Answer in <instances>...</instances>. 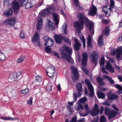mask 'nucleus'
<instances>
[{"label":"nucleus","mask_w":122,"mask_h":122,"mask_svg":"<svg viewBox=\"0 0 122 122\" xmlns=\"http://www.w3.org/2000/svg\"><path fill=\"white\" fill-rule=\"evenodd\" d=\"M68 108L69 109V111L70 112V114L71 115L74 112V109L73 107L68 105Z\"/></svg>","instance_id":"nucleus-46"},{"label":"nucleus","mask_w":122,"mask_h":122,"mask_svg":"<svg viewBox=\"0 0 122 122\" xmlns=\"http://www.w3.org/2000/svg\"><path fill=\"white\" fill-rule=\"evenodd\" d=\"M112 107L116 111H119V110L118 108H117L116 106H115L114 105H113L112 106Z\"/></svg>","instance_id":"nucleus-63"},{"label":"nucleus","mask_w":122,"mask_h":122,"mask_svg":"<svg viewBox=\"0 0 122 122\" xmlns=\"http://www.w3.org/2000/svg\"><path fill=\"white\" fill-rule=\"evenodd\" d=\"M0 118L2 119L5 120H13L14 119V118L10 117H3L1 116Z\"/></svg>","instance_id":"nucleus-40"},{"label":"nucleus","mask_w":122,"mask_h":122,"mask_svg":"<svg viewBox=\"0 0 122 122\" xmlns=\"http://www.w3.org/2000/svg\"><path fill=\"white\" fill-rule=\"evenodd\" d=\"M85 82L87 86L89 89V95L90 97H92L94 94L93 87L89 81L87 79L85 80Z\"/></svg>","instance_id":"nucleus-9"},{"label":"nucleus","mask_w":122,"mask_h":122,"mask_svg":"<svg viewBox=\"0 0 122 122\" xmlns=\"http://www.w3.org/2000/svg\"><path fill=\"white\" fill-rule=\"evenodd\" d=\"M74 3L76 6V8L78 10H82L83 9L82 7H81L79 4L78 0H74Z\"/></svg>","instance_id":"nucleus-28"},{"label":"nucleus","mask_w":122,"mask_h":122,"mask_svg":"<svg viewBox=\"0 0 122 122\" xmlns=\"http://www.w3.org/2000/svg\"><path fill=\"white\" fill-rule=\"evenodd\" d=\"M21 92L22 94L25 95H27L29 93V90L27 89H25L21 90Z\"/></svg>","instance_id":"nucleus-42"},{"label":"nucleus","mask_w":122,"mask_h":122,"mask_svg":"<svg viewBox=\"0 0 122 122\" xmlns=\"http://www.w3.org/2000/svg\"><path fill=\"white\" fill-rule=\"evenodd\" d=\"M36 82H40L41 81V78L39 76H37L36 77Z\"/></svg>","instance_id":"nucleus-51"},{"label":"nucleus","mask_w":122,"mask_h":122,"mask_svg":"<svg viewBox=\"0 0 122 122\" xmlns=\"http://www.w3.org/2000/svg\"><path fill=\"white\" fill-rule=\"evenodd\" d=\"M74 41L75 43L74 44V49L76 51L78 50L81 45L80 42L79 40L76 38H74Z\"/></svg>","instance_id":"nucleus-20"},{"label":"nucleus","mask_w":122,"mask_h":122,"mask_svg":"<svg viewBox=\"0 0 122 122\" xmlns=\"http://www.w3.org/2000/svg\"><path fill=\"white\" fill-rule=\"evenodd\" d=\"M74 107L75 110L77 111L81 112L84 109L81 104L79 102L77 103L76 105H75Z\"/></svg>","instance_id":"nucleus-22"},{"label":"nucleus","mask_w":122,"mask_h":122,"mask_svg":"<svg viewBox=\"0 0 122 122\" xmlns=\"http://www.w3.org/2000/svg\"><path fill=\"white\" fill-rule=\"evenodd\" d=\"M55 71V67L53 66H51L47 67L46 70L47 76L50 77H51L53 76Z\"/></svg>","instance_id":"nucleus-13"},{"label":"nucleus","mask_w":122,"mask_h":122,"mask_svg":"<svg viewBox=\"0 0 122 122\" xmlns=\"http://www.w3.org/2000/svg\"><path fill=\"white\" fill-rule=\"evenodd\" d=\"M43 3V0H42L40 3H38L36 6V8H37L38 7L40 6Z\"/></svg>","instance_id":"nucleus-53"},{"label":"nucleus","mask_w":122,"mask_h":122,"mask_svg":"<svg viewBox=\"0 0 122 122\" xmlns=\"http://www.w3.org/2000/svg\"><path fill=\"white\" fill-rule=\"evenodd\" d=\"M92 36H91L90 35H89L88 36V37L87 38V45L88 46L91 47L92 46Z\"/></svg>","instance_id":"nucleus-33"},{"label":"nucleus","mask_w":122,"mask_h":122,"mask_svg":"<svg viewBox=\"0 0 122 122\" xmlns=\"http://www.w3.org/2000/svg\"><path fill=\"white\" fill-rule=\"evenodd\" d=\"M60 50L61 53V58L66 59L69 63H72L73 61L71 56L72 49L67 46H65L63 47V49L61 50L60 49Z\"/></svg>","instance_id":"nucleus-2"},{"label":"nucleus","mask_w":122,"mask_h":122,"mask_svg":"<svg viewBox=\"0 0 122 122\" xmlns=\"http://www.w3.org/2000/svg\"><path fill=\"white\" fill-rule=\"evenodd\" d=\"M25 2H26V3L25 4V6L26 9H28L30 8H31L33 6V4H31L29 0H26L24 2L23 4L22 5H20L19 3V1H18L19 4L16 1H15L12 2V7L15 13L17 14L18 13V10L20 7L19 4L21 6L24 4H25Z\"/></svg>","instance_id":"nucleus-3"},{"label":"nucleus","mask_w":122,"mask_h":122,"mask_svg":"<svg viewBox=\"0 0 122 122\" xmlns=\"http://www.w3.org/2000/svg\"><path fill=\"white\" fill-rule=\"evenodd\" d=\"M82 59L81 61L82 69L86 74H88L89 72L85 66L87 64L88 60V55L87 53L83 52L82 55Z\"/></svg>","instance_id":"nucleus-4"},{"label":"nucleus","mask_w":122,"mask_h":122,"mask_svg":"<svg viewBox=\"0 0 122 122\" xmlns=\"http://www.w3.org/2000/svg\"><path fill=\"white\" fill-rule=\"evenodd\" d=\"M106 68L110 72H114V69L112 67L111 64L109 62H108L107 63Z\"/></svg>","instance_id":"nucleus-24"},{"label":"nucleus","mask_w":122,"mask_h":122,"mask_svg":"<svg viewBox=\"0 0 122 122\" xmlns=\"http://www.w3.org/2000/svg\"><path fill=\"white\" fill-rule=\"evenodd\" d=\"M77 121L76 117V116H75L72 119L70 122H76Z\"/></svg>","instance_id":"nucleus-54"},{"label":"nucleus","mask_w":122,"mask_h":122,"mask_svg":"<svg viewBox=\"0 0 122 122\" xmlns=\"http://www.w3.org/2000/svg\"><path fill=\"white\" fill-rule=\"evenodd\" d=\"M38 23L36 27L37 32H39L41 29V26L42 24V18L39 17L37 19Z\"/></svg>","instance_id":"nucleus-18"},{"label":"nucleus","mask_w":122,"mask_h":122,"mask_svg":"<svg viewBox=\"0 0 122 122\" xmlns=\"http://www.w3.org/2000/svg\"><path fill=\"white\" fill-rule=\"evenodd\" d=\"M100 122H107V120L104 116H102L101 117Z\"/></svg>","instance_id":"nucleus-52"},{"label":"nucleus","mask_w":122,"mask_h":122,"mask_svg":"<svg viewBox=\"0 0 122 122\" xmlns=\"http://www.w3.org/2000/svg\"><path fill=\"white\" fill-rule=\"evenodd\" d=\"M97 96L99 98L103 99L104 98L105 95L102 92H98Z\"/></svg>","instance_id":"nucleus-31"},{"label":"nucleus","mask_w":122,"mask_h":122,"mask_svg":"<svg viewBox=\"0 0 122 122\" xmlns=\"http://www.w3.org/2000/svg\"><path fill=\"white\" fill-rule=\"evenodd\" d=\"M16 19L15 18L8 19L5 20L3 23L5 25H7L9 24L10 26H13L15 23Z\"/></svg>","instance_id":"nucleus-15"},{"label":"nucleus","mask_w":122,"mask_h":122,"mask_svg":"<svg viewBox=\"0 0 122 122\" xmlns=\"http://www.w3.org/2000/svg\"><path fill=\"white\" fill-rule=\"evenodd\" d=\"M33 98L32 97H30V99L28 100L27 102V103L28 104H29L30 105H31L32 104V100Z\"/></svg>","instance_id":"nucleus-50"},{"label":"nucleus","mask_w":122,"mask_h":122,"mask_svg":"<svg viewBox=\"0 0 122 122\" xmlns=\"http://www.w3.org/2000/svg\"><path fill=\"white\" fill-rule=\"evenodd\" d=\"M108 98L112 100H113L117 98L118 96L114 94H111L109 93L108 95Z\"/></svg>","instance_id":"nucleus-27"},{"label":"nucleus","mask_w":122,"mask_h":122,"mask_svg":"<svg viewBox=\"0 0 122 122\" xmlns=\"http://www.w3.org/2000/svg\"><path fill=\"white\" fill-rule=\"evenodd\" d=\"M89 10V12L88 13V15H89L93 16L96 14L97 9V8L92 4L90 6Z\"/></svg>","instance_id":"nucleus-17"},{"label":"nucleus","mask_w":122,"mask_h":122,"mask_svg":"<svg viewBox=\"0 0 122 122\" xmlns=\"http://www.w3.org/2000/svg\"><path fill=\"white\" fill-rule=\"evenodd\" d=\"M80 39L81 40V41L82 42L84 48H85V39L84 38V37L83 35L82 36V37H80Z\"/></svg>","instance_id":"nucleus-45"},{"label":"nucleus","mask_w":122,"mask_h":122,"mask_svg":"<svg viewBox=\"0 0 122 122\" xmlns=\"http://www.w3.org/2000/svg\"><path fill=\"white\" fill-rule=\"evenodd\" d=\"M25 59V57L23 56H21L17 60V62L18 63L21 62Z\"/></svg>","instance_id":"nucleus-41"},{"label":"nucleus","mask_w":122,"mask_h":122,"mask_svg":"<svg viewBox=\"0 0 122 122\" xmlns=\"http://www.w3.org/2000/svg\"><path fill=\"white\" fill-rule=\"evenodd\" d=\"M73 98L74 100L73 101L75 102L77 100V96L76 93L73 94Z\"/></svg>","instance_id":"nucleus-55"},{"label":"nucleus","mask_w":122,"mask_h":122,"mask_svg":"<svg viewBox=\"0 0 122 122\" xmlns=\"http://www.w3.org/2000/svg\"><path fill=\"white\" fill-rule=\"evenodd\" d=\"M51 53L52 55H54V56L58 58H60L59 54L57 52L55 51H51Z\"/></svg>","instance_id":"nucleus-47"},{"label":"nucleus","mask_w":122,"mask_h":122,"mask_svg":"<svg viewBox=\"0 0 122 122\" xmlns=\"http://www.w3.org/2000/svg\"><path fill=\"white\" fill-rule=\"evenodd\" d=\"M21 74V72L20 71H17L15 73L16 77H14L15 81H18L21 79L22 77Z\"/></svg>","instance_id":"nucleus-25"},{"label":"nucleus","mask_w":122,"mask_h":122,"mask_svg":"<svg viewBox=\"0 0 122 122\" xmlns=\"http://www.w3.org/2000/svg\"><path fill=\"white\" fill-rule=\"evenodd\" d=\"M103 76L105 79H107V81L110 82L111 84H113L114 83V81L110 77L105 75H104Z\"/></svg>","instance_id":"nucleus-30"},{"label":"nucleus","mask_w":122,"mask_h":122,"mask_svg":"<svg viewBox=\"0 0 122 122\" xmlns=\"http://www.w3.org/2000/svg\"><path fill=\"white\" fill-rule=\"evenodd\" d=\"M52 15L55 24L58 25L59 24V19L58 15L56 13L53 12L52 13Z\"/></svg>","instance_id":"nucleus-23"},{"label":"nucleus","mask_w":122,"mask_h":122,"mask_svg":"<svg viewBox=\"0 0 122 122\" xmlns=\"http://www.w3.org/2000/svg\"><path fill=\"white\" fill-rule=\"evenodd\" d=\"M12 13V11L11 9H10L9 10L4 13V15L7 17H9L11 16Z\"/></svg>","instance_id":"nucleus-34"},{"label":"nucleus","mask_w":122,"mask_h":122,"mask_svg":"<svg viewBox=\"0 0 122 122\" xmlns=\"http://www.w3.org/2000/svg\"><path fill=\"white\" fill-rule=\"evenodd\" d=\"M115 87L118 89H122V88L118 84H115L114 85Z\"/></svg>","instance_id":"nucleus-57"},{"label":"nucleus","mask_w":122,"mask_h":122,"mask_svg":"<svg viewBox=\"0 0 122 122\" xmlns=\"http://www.w3.org/2000/svg\"><path fill=\"white\" fill-rule=\"evenodd\" d=\"M52 86V84L51 83H49L47 84L46 87V90L49 92L51 90Z\"/></svg>","instance_id":"nucleus-37"},{"label":"nucleus","mask_w":122,"mask_h":122,"mask_svg":"<svg viewBox=\"0 0 122 122\" xmlns=\"http://www.w3.org/2000/svg\"><path fill=\"white\" fill-rule=\"evenodd\" d=\"M9 77H10V78H11L12 79H14V77H16V76H15V74H13L10 75L9 76Z\"/></svg>","instance_id":"nucleus-58"},{"label":"nucleus","mask_w":122,"mask_h":122,"mask_svg":"<svg viewBox=\"0 0 122 122\" xmlns=\"http://www.w3.org/2000/svg\"><path fill=\"white\" fill-rule=\"evenodd\" d=\"M102 11L107 16H110L112 12V10L111 6L109 5H106L104 6L102 8Z\"/></svg>","instance_id":"nucleus-11"},{"label":"nucleus","mask_w":122,"mask_h":122,"mask_svg":"<svg viewBox=\"0 0 122 122\" xmlns=\"http://www.w3.org/2000/svg\"><path fill=\"white\" fill-rule=\"evenodd\" d=\"M102 71L104 73H105L106 74H108V73L106 71H105V69L104 67H102Z\"/></svg>","instance_id":"nucleus-61"},{"label":"nucleus","mask_w":122,"mask_h":122,"mask_svg":"<svg viewBox=\"0 0 122 122\" xmlns=\"http://www.w3.org/2000/svg\"><path fill=\"white\" fill-rule=\"evenodd\" d=\"M48 26L49 29L50 30H53L55 29V26L53 25L50 21H49L48 22Z\"/></svg>","instance_id":"nucleus-35"},{"label":"nucleus","mask_w":122,"mask_h":122,"mask_svg":"<svg viewBox=\"0 0 122 122\" xmlns=\"http://www.w3.org/2000/svg\"><path fill=\"white\" fill-rule=\"evenodd\" d=\"M55 10V8L53 6H50L47 9L41 11L40 12V15L43 17L47 16L53 12Z\"/></svg>","instance_id":"nucleus-7"},{"label":"nucleus","mask_w":122,"mask_h":122,"mask_svg":"<svg viewBox=\"0 0 122 122\" xmlns=\"http://www.w3.org/2000/svg\"><path fill=\"white\" fill-rule=\"evenodd\" d=\"M104 113L108 117V118L110 119L115 116L117 114V112L113 110H110L107 107H106L104 110Z\"/></svg>","instance_id":"nucleus-8"},{"label":"nucleus","mask_w":122,"mask_h":122,"mask_svg":"<svg viewBox=\"0 0 122 122\" xmlns=\"http://www.w3.org/2000/svg\"><path fill=\"white\" fill-rule=\"evenodd\" d=\"M102 21L104 23L106 24H107L108 23V21L106 20H103Z\"/></svg>","instance_id":"nucleus-62"},{"label":"nucleus","mask_w":122,"mask_h":122,"mask_svg":"<svg viewBox=\"0 0 122 122\" xmlns=\"http://www.w3.org/2000/svg\"><path fill=\"white\" fill-rule=\"evenodd\" d=\"M110 31L109 27L107 26L106 27L103 31L104 34L105 36H108Z\"/></svg>","instance_id":"nucleus-32"},{"label":"nucleus","mask_w":122,"mask_h":122,"mask_svg":"<svg viewBox=\"0 0 122 122\" xmlns=\"http://www.w3.org/2000/svg\"><path fill=\"white\" fill-rule=\"evenodd\" d=\"M72 71L73 75L72 76V78L73 81L75 82L76 80L79 79V74L77 71V69L76 67L72 66H71Z\"/></svg>","instance_id":"nucleus-10"},{"label":"nucleus","mask_w":122,"mask_h":122,"mask_svg":"<svg viewBox=\"0 0 122 122\" xmlns=\"http://www.w3.org/2000/svg\"><path fill=\"white\" fill-rule=\"evenodd\" d=\"M5 57L4 54L0 50V60L3 61L5 59Z\"/></svg>","instance_id":"nucleus-38"},{"label":"nucleus","mask_w":122,"mask_h":122,"mask_svg":"<svg viewBox=\"0 0 122 122\" xmlns=\"http://www.w3.org/2000/svg\"><path fill=\"white\" fill-rule=\"evenodd\" d=\"M25 36V35L24 34L23 31V30H21L20 34V37L22 38H24Z\"/></svg>","instance_id":"nucleus-49"},{"label":"nucleus","mask_w":122,"mask_h":122,"mask_svg":"<svg viewBox=\"0 0 122 122\" xmlns=\"http://www.w3.org/2000/svg\"><path fill=\"white\" fill-rule=\"evenodd\" d=\"M98 88L100 90L102 91H105L107 90V89L103 88L101 86H99L98 87Z\"/></svg>","instance_id":"nucleus-59"},{"label":"nucleus","mask_w":122,"mask_h":122,"mask_svg":"<svg viewBox=\"0 0 122 122\" xmlns=\"http://www.w3.org/2000/svg\"><path fill=\"white\" fill-rule=\"evenodd\" d=\"M104 110L103 107L101 106L100 107V110H99V107L97 104L95 105L94 107L92 109L91 113L92 116H95L96 115H98L100 113L101 114L103 113Z\"/></svg>","instance_id":"nucleus-5"},{"label":"nucleus","mask_w":122,"mask_h":122,"mask_svg":"<svg viewBox=\"0 0 122 122\" xmlns=\"http://www.w3.org/2000/svg\"><path fill=\"white\" fill-rule=\"evenodd\" d=\"M77 18L79 20V22H75L74 26L76 30V31L79 33H81L80 30L83 27L84 22H86L88 24L89 30L92 35H93L94 31L93 29H92L94 23L92 22H89V20L84 15L81 13H79L77 15Z\"/></svg>","instance_id":"nucleus-1"},{"label":"nucleus","mask_w":122,"mask_h":122,"mask_svg":"<svg viewBox=\"0 0 122 122\" xmlns=\"http://www.w3.org/2000/svg\"><path fill=\"white\" fill-rule=\"evenodd\" d=\"M76 88L78 96L79 97L82 94L83 91L81 83H77L76 85Z\"/></svg>","instance_id":"nucleus-16"},{"label":"nucleus","mask_w":122,"mask_h":122,"mask_svg":"<svg viewBox=\"0 0 122 122\" xmlns=\"http://www.w3.org/2000/svg\"><path fill=\"white\" fill-rule=\"evenodd\" d=\"M97 81L98 82V84L100 86H103L105 84L104 81H103L102 78L99 77H97Z\"/></svg>","instance_id":"nucleus-29"},{"label":"nucleus","mask_w":122,"mask_h":122,"mask_svg":"<svg viewBox=\"0 0 122 122\" xmlns=\"http://www.w3.org/2000/svg\"><path fill=\"white\" fill-rule=\"evenodd\" d=\"M87 99L86 97H82L79 100V101L81 103H85L87 101Z\"/></svg>","instance_id":"nucleus-43"},{"label":"nucleus","mask_w":122,"mask_h":122,"mask_svg":"<svg viewBox=\"0 0 122 122\" xmlns=\"http://www.w3.org/2000/svg\"><path fill=\"white\" fill-rule=\"evenodd\" d=\"M105 59L103 57H102L100 61V65L101 67H104L103 65L104 64Z\"/></svg>","instance_id":"nucleus-39"},{"label":"nucleus","mask_w":122,"mask_h":122,"mask_svg":"<svg viewBox=\"0 0 122 122\" xmlns=\"http://www.w3.org/2000/svg\"><path fill=\"white\" fill-rule=\"evenodd\" d=\"M33 41L36 42L35 44L36 45L39 46L40 45V38L39 34L35 32L33 36V39L32 40Z\"/></svg>","instance_id":"nucleus-14"},{"label":"nucleus","mask_w":122,"mask_h":122,"mask_svg":"<svg viewBox=\"0 0 122 122\" xmlns=\"http://www.w3.org/2000/svg\"><path fill=\"white\" fill-rule=\"evenodd\" d=\"M111 54L113 56L116 54V58L117 60H122V47H120L116 50L112 51Z\"/></svg>","instance_id":"nucleus-6"},{"label":"nucleus","mask_w":122,"mask_h":122,"mask_svg":"<svg viewBox=\"0 0 122 122\" xmlns=\"http://www.w3.org/2000/svg\"><path fill=\"white\" fill-rule=\"evenodd\" d=\"M102 35H101L99 37L98 39V43L99 46L102 45L103 44V42L102 41Z\"/></svg>","instance_id":"nucleus-36"},{"label":"nucleus","mask_w":122,"mask_h":122,"mask_svg":"<svg viewBox=\"0 0 122 122\" xmlns=\"http://www.w3.org/2000/svg\"><path fill=\"white\" fill-rule=\"evenodd\" d=\"M84 107L85 111V113H81L80 114V116L83 117H85L88 115L90 112V111L87 104L86 103L84 106Z\"/></svg>","instance_id":"nucleus-19"},{"label":"nucleus","mask_w":122,"mask_h":122,"mask_svg":"<svg viewBox=\"0 0 122 122\" xmlns=\"http://www.w3.org/2000/svg\"><path fill=\"white\" fill-rule=\"evenodd\" d=\"M98 56L95 51H93L91 56V61L92 62L95 64L94 68L97 65V62L98 60Z\"/></svg>","instance_id":"nucleus-12"},{"label":"nucleus","mask_w":122,"mask_h":122,"mask_svg":"<svg viewBox=\"0 0 122 122\" xmlns=\"http://www.w3.org/2000/svg\"><path fill=\"white\" fill-rule=\"evenodd\" d=\"M110 6L111 7V9L112 8V6L114 4V3L113 0H110Z\"/></svg>","instance_id":"nucleus-56"},{"label":"nucleus","mask_w":122,"mask_h":122,"mask_svg":"<svg viewBox=\"0 0 122 122\" xmlns=\"http://www.w3.org/2000/svg\"><path fill=\"white\" fill-rule=\"evenodd\" d=\"M77 122H85L84 119V118H81Z\"/></svg>","instance_id":"nucleus-64"},{"label":"nucleus","mask_w":122,"mask_h":122,"mask_svg":"<svg viewBox=\"0 0 122 122\" xmlns=\"http://www.w3.org/2000/svg\"><path fill=\"white\" fill-rule=\"evenodd\" d=\"M44 40L45 43L44 44V45L46 46L47 44H48V42L49 41H50L52 42V44L50 45L49 46H52L53 44L54 43V41L52 39L50 38L48 36H46L44 37Z\"/></svg>","instance_id":"nucleus-21"},{"label":"nucleus","mask_w":122,"mask_h":122,"mask_svg":"<svg viewBox=\"0 0 122 122\" xmlns=\"http://www.w3.org/2000/svg\"><path fill=\"white\" fill-rule=\"evenodd\" d=\"M28 0H19V3L21 5H22L24 2Z\"/></svg>","instance_id":"nucleus-60"},{"label":"nucleus","mask_w":122,"mask_h":122,"mask_svg":"<svg viewBox=\"0 0 122 122\" xmlns=\"http://www.w3.org/2000/svg\"><path fill=\"white\" fill-rule=\"evenodd\" d=\"M55 38L56 43H61L63 40L62 37L60 35L55 36Z\"/></svg>","instance_id":"nucleus-26"},{"label":"nucleus","mask_w":122,"mask_h":122,"mask_svg":"<svg viewBox=\"0 0 122 122\" xmlns=\"http://www.w3.org/2000/svg\"><path fill=\"white\" fill-rule=\"evenodd\" d=\"M62 28L64 30V33L66 34L67 33V31L66 30L67 28V25L66 24H64L62 26Z\"/></svg>","instance_id":"nucleus-48"},{"label":"nucleus","mask_w":122,"mask_h":122,"mask_svg":"<svg viewBox=\"0 0 122 122\" xmlns=\"http://www.w3.org/2000/svg\"><path fill=\"white\" fill-rule=\"evenodd\" d=\"M45 52H46L47 53H49L50 52L51 53V49L49 47H46L45 48Z\"/></svg>","instance_id":"nucleus-44"}]
</instances>
